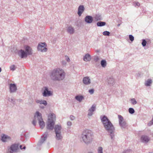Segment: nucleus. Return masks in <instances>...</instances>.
<instances>
[{
  "label": "nucleus",
  "mask_w": 153,
  "mask_h": 153,
  "mask_svg": "<svg viewBox=\"0 0 153 153\" xmlns=\"http://www.w3.org/2000/svg\"><path fill=\"white\" fill-rule=\"evenodd\" d=\"M62 127L60 125H56L54 127V130L55 133L61 132Z\"/></svg>",
  "instance_id": "393cba45"
},
{
  "label": "nucleus",
  "mask_w": 153,
  "mask_h": 153,
  "mask_svg": "<svg viewBox=\"0 0 153 153\" xmlns=\"http://www.w3.org/2000/svg\"><path fill=\"white\" fill-rule=\"evenodd\" d=\"M62 64L64 65H65L66 64V62L65 61H62Z\"/></svg>",
  "instance_id": "09e8293b"
},
{
  "label": "nucleus",
  "mask_w": 153,
  "mask_h": 153,
  "mask_svg": "<svg viewBox=\"0 0 153 153\" xmlns=\"http://www.w3.org/2000/svg\"><path fill=\"white\" fill-rule=\"evenodd\" d=\"M9 87L10 93L15 92L17 90V87L15 84H10Z\"/></svg>",
  "instance_id": "ddd939ff"
},
{
  "label": "nucleus",
  "mask_w": 153,
  "mask_h": 153,
  "mask_svg": "<svg viewBox=\"0 0 153 153\" xmlns=\"http://www.w3.org/2000/svg\"><path fill=\"white\" fill-rule=\"evenodd\" d=\"M120 25V24H118L117 25V26L119 27V26Z\"/></svg>",
  "instance_id": "603ef678"
},
{
  "label": "nucleus",
  "mask_w": 153,
  "mask_h": 153,
  "mask_svg": "<svg viewBox=\"0 0 153 153\" xmlns=\"http://www.w3.org/2000/svg\"><path fill=\"white\" fill-rule=\"evenodd\" d=\"M37 118V115H36V114L34 116V119L32 121V124L34 126H35L36 125V119Z\"/></svg>",
  "instance_id": "7c9ffc66"
},
{
  "label": "nucleus",
  "mask_w": 153,
  "mask_h": 153,
  "mask_svg": "<svg viewBox=\"0 0 153 153\" xmlns=\"http://www.w3.org/2000/svg\"><path fill=\"white\" fill-rule=\"evenodd\" d=\"M85 21L87 23L90 24L93 21V18L91 16H87L85 18Z\"/></svg>",
  "instance_id": "f3484780"
},
{
  "label": "nucleus",
  "mask_w": 153,
  "mask_h": 153,
  "mask_svg": "<svg viewBox=\"0 0 153 153\" xmlns=\"http://www.w3.org/2000/svg\"><path fill=\"white\" fill-rule=\"evenodd\" d=\"M88 92L91 94H93L94 92V90L93 89H91L88 90Z\"/></svg>",
  "instance_id": "ea45409f"
},
{
  "label": "nucleus",
  "mask_w": 153,
  "mask_h": 153,
  "mask_svg": "<svg viewBox=\"0 0 153 153\" xmlns=\"http://www.w3.org/2000/svg\"><path fill=\"white\" fill-rule=\"evenodd\" d=\"M134 4L135 6H139L140 5V4L138 2H136L134 3Z\"/></svg>",
  "instance_id": "a19ab883"
},
{
  "label": "nucleus",
  "mask_w": 153,
  "mask_h": 153,
  "mask_svg": "<svg viewBox=\"0 0 153 153\" xmlns=\"http://www.w3.org/2000/svg\"><path fill=\"white\" fill-rule=\"evenodd\" d=\"M99 60V58L97 56L94 58V60L95 62H97Z\"/></svg>",
  "instance_id": "a18cd8bd"
},
{
  "label": "nucleus",
  "mask_w": 153,
  "mask_h": 153,
  "mask_svg": "<svg viewBox=\"0 0 153 153\" xmlns=\"http://www.w3.org/2000/svg\"><path fill=\"white\" fill-rule=\"evenodd\" d=\"M10 69L12 71H14L15 69V66L14 65H11L10 67Z\"/></svg>",
  "instance_id": "58836bf2"
},
{
  "label": "nucleus",
  "mask_w": 153,
  "mask_h": 153,
  "mask_svg": "<svg viewBox=\"0 0 153 153\" xmlns=\"http://www.w3.org/2000/svg\"><path fill=\"white\" fill-rule=\"evenodd\" d=\"M131 103L133 105L136 104L137 103V102L136 101L135 98H132L131 99Z\"/></svg>",
  "instance_id": "72a5a7b5"
},
{
  "label": "nucleus",
  "mask_w": 153,
  "mask_h": 153,
  "mask_svg": "<svg viewBox=\"0 0 153 153\" xmlns=\"http://www.w3.org/2000/svg\"><path fill=\"white\" fill-rule=\"evenodd\" d=\"M25 52L27 53V55H30L32 54L31 48L28 46H27L25 48Z\"/></svg>",
  "instance_id": "b1692460"
},
{
  "label": "nucleus",
  "mask_w": 153,
  "mask_h": 153,
  "mask_svg": "<svg viewBox=\"0 0 153 153\" xmlns=\"http://www.w3.org/2000/svg\"><path fill=\"white\" fill-rule=\"evenodd\" d=\"M43 89L42 94V95L44 97H49L52 95V93L51 91L49 90L48 87H43Z\"/></svg>",
  "instance_id": "9d476101"
},
{
  "label": "nucleus",
  "mask_w": 153,
  "mask_h": 153,
  "mask_svg": "<svg viewBox=\"0 0 153 153\" xmlns=\"http://www.w3.org/2000/svg\"><path fill=\"white\" fill-rule=\"evenodd\" d=\"M46 47V45L45 43H41L39 44L37 49L39 51L42 52H45L47 50Z\"/></svg>",
  "instance_id": "1a4fd4ad"
},
{
  "label": "nucleus",
  "mask_w": 153,
  "mask_h": 153,
  "mask_svg": "<svg viewBox=\"0 0 153 153\" xmlns=\"http://www.w3.org/2000/svg\"><path fill=\"white\" fill-rule=\"evenodd\" d=\"M106 22H104L99 21L97 23V25L98 27H102L105 25Z\"/></svg>",
  "instance_id": "bb28decb"
},
{
  "label": "nucleus",
  "mask_w": 153,
  "mask_h": 153,
  "mask_svg": "<svg viewBox=\"0 0 153 153\" xmlns=\"http://www.w3.org/2000/svg\"><path fill=\"white\" fill-rule=\"evenodd\" d=\"M104 127L105 130L109 133L111 139L114 140V138L115 128L112 124L108 118L104 115L101 119Z\"/></svg>",
  "instance_id": "f257e3e1"
},
{
  "label": "nucleus",
  "mask_w": 153,
  "mask_h": 153,
  "mask_svg": "<svg viewBox=\"0 0 153 153\" xmlns=\"http://www.w3.org/2000/svg\"><path fill=\"white\" fill-rule=\"evenodd\" d=\"M67 31L70 34H72L74 32L75 30L73 27L71 26H70L68 27Z\"/></svg>",
  "instance_id": "4be33fe9"
},
{
  "label": "nucleus",
  "mask_w": 153,
  "mask_h": 153,
  "mask_svg": "<svg viewBox=\"0 0 153 153\" xmlns=\"http://www.w3.org/2000/svg\"><path fill=\"white\" fill-rule=\"evenodd\" d=\"M98 153H103V149L102 147L100 146L97 149Z\"/></svg>",
  "instance_id": "c9c22d12"
},
{
  "label": "nucleus",
  "mask_w": 153,
  "mask_h": 153,
  "mask_svg": "<svg viewBox=\"0 0 153 153\" xmlns=\"http://www.w3.org/2000/svg\"><path fill=\"white\" fill-rule=\"evenodd\" d=\"M19 145L18 144L14 143L12 144L7 153H17L19 151Z\"/></svg>",
  "instance_id": "39448f33"
},
{
  "label": "nucleus",
  "mask_w": 153,
  "mask_h": 153,
  "mask_svg": "<svg viewBox=\"0 0 153 153\" xmlns=\"http://www.w3.org/2000/svg\"><path fill=\"white\" fill-rule=\"evenodd\" d=\"M152 80L151 79H148L147 81L145 82V85L147 86H149L151 85L152 83Z\"/></svg>",
  "instance_id": "cd10ccee"
},
{
  "label": "nucleus",
  "mask_w": 153,
  "mask_h": 153,
  "mask_svg": "<svg viewBox=\"0 0 153 153\" xmlns=\"http://www.w3.org/2000/svg\"><path fill=\"white\" fill-rule=\"evenodd\" d=\"M70 118L71 120H73L75 119V117L73 115H71Z\"/></svg>",
  "instance_id": "79ce46f5"
},
{
  "label": "nucleus",
  "mask_w": 153,
  "mask_h": 153,
  "mask_svg": "<svg viewBox=\"0 0 153 153\" xmlns=\"http://www.w3.org/2000/svg\"><path fill=\"white\" fill-rule=\"evenodd\" d=\"M115 80L112 77L110 76L108 79V82L109 84L113 85L114 83Z\"/></svg>",
  "instance_id": "5701e85b"
},
{
  "label": "nucleus",
  "mask_w": 153,
  "mask_h": 153,
  "mask_svg": "<svg viewBox=\"0 0 153 153\" xmlns=\"http://www.w3.org/2000/svg\"><path fill=\"white\" fill-rule=\"evenodd\" d=\"M20 149H25L26 148V147L24 146L23 148L22 147V145H21L20 146Z\"/></svg>",
  "instance_id": "37998d69"
},
{
  "label": "nucleus",
  "mask_w": 153,
  "mask_h": 153,
  "mask_svg": "<svg viewBox=\"0 0 153 153\" xmlns=\"http://www.w3.org/2000/svg\"><path fill=\"white\" fill-rule=\"evenodd\" d=\"M95 19L97 21L102 20L101 17V16L99 15H96L95 17Z\"/></svg>",
  "instance_id": "c756f323"
},
{
  "label": "nucleus",
  "mask_w": 153,
  "mask_h": 153,
  "mask_svg": "<svg viewBox=\"0 0 153 153\" xmlns=\"http://www.w3.org/2000/svg\"><path fill=\"white\" fill-rule=\"evenodd\" d=\"M84 99V97L82 95H78L75 97V99L79 102H81Z\"/></svg>",
  "instance_id": "aec40b11"
},
{
  "label": "nucleus",
  "mask_w": 153,
  "mask_h": 153,
  "mask_svg": "<svg viewBox=\"0 0 153 153\" xmlns=\"http://www.w3.org/2000/svg\"><path fill=\"white\" fill-rule=\"evenodd\" d=\"M48 135V132H46L44 134L42 135L41 137L40 140L38 143L37 146V149H40L39 148L40 146L43 144L44 142L46 140L47 136Z\"/></svg>",
  "instance_id": "0eeeda50"
},
{
  "label": "nucleus",
  "mask_w": 153,
  "mask_h": 153,
  "mask_svg": "<svg viewBox=\"0 0 153 153\" xmlns=\"http://www.w3.org/2000/svg\"><path fill=\"white\" fill-rule=\"evenodd\" d=\"M36 114L39 126L42 129L45 126V123L42 117V114L38 111L36 112Z\"/></svg>",
  "instance_id": "423d86ee"
},
{
  "label": "nucleus",
  "mask_w": 153,
  "mask_h": 153,
  "mask_svg": "<svg viewBox=\"0 0 153 153\" xmlns=\"http://www.w3.org/2000/svg\"><path fill=\"white\" fill-rule=\"evenodd\" d=\"M65 73L64 71L60 68H57L53 70L51 73V79L55 81L63 80L65 78Z\"/></svg>",
  "instance_id": "f03ea898"
},
{
  "label": "nucleus",
  "mask_w": 153,
  "mask_h": 153,
  "mask_svg": "<svg viewBox=\"0 0 153 153\" xmlns=\"http://www.w3.org/2000/svg\"><path fill=\"white\" fill-rule=\"evenodd\" d=\"M129 38L131 42H133L134 39V37L133 36L131 35H129Z\"/></svg>",
  "instance_id": "4c0bfd02"
},
{
  "label": "nucleus",
  "mask_w": 153,
  "mask_h": 153,
  "mask_svg": "<svg viewBox=\"0 0 153 153\" xmlns=\"http://www.w3.org/2000/svg\"><path fill=\"white\" fill-rule=\"evenodd\" d=\"M91 56L89 53H87L83 57V60L85 62L90 61L91 59Z\"/></svg>",
  "instance_id": "6ab92c4d"
},
{
  "label": "nucleus",
  "mask_w": 153,
  "mask_h": 153,
  "mask_svg": "<svg viewBox=\"0 0 153 153\" xmlns=\"http://www.w3.org/2000/svg\"><path fill=\"white\" fill-rule=\"evenodd\" d=\"M66 60L68 62H69L70 61V59L68 57H66Z\"/></svg>",
  "instance_id": "de8ad7c7"
},
{
  "label": "nucleus",
  "mask_w": 153,
  "mask_h": 153,
  "mask_svg": "<svg viewBox=\"0 0 153 153\" xmlns=\"http://www.w3.org/2000/svg\"><path fill=\"white\" fill-rule=\"evenodd\" d=\"M119 124L121 128H125L127 125L126 122L123 120V117L120 115H118Z\"/></svg>",
  "instance_id": "6e6552de"
},
{
  "label": "nucleus",
  "mask_w": 153,
  "mask_h": 153,
  "mask_svg": "<svg viewBox=\"0 0 153 153\" xmlns=\"http://www.w3.org/2000/svg\"><path fill=\"white\" fill-rule=\"evenodd\" d=\"M81 137L83 142L86 144H88L92 140V132L89 130H84L81 134Z\"/></svg>",
  "instance_id": "7ed1b4c3"
},
{
  "label": "nucleus",
  "mask_w": 153,
  "mask_h": 153,
  "mask_svg": "<svg viewBox=\"0 0 153 153\" xmlns=\"http://www.w3.org/2000/svg\"><path fill=\"white\" fill-rule=\"evenodd\" d=\"M141 141L144 143H147L150 140L149 138L146 135H142L141 137Z\"/></svg>",
  "instance_id": "dca6fc26"
},
{
  "label": "nucleus",
  "mask_w": 153,
  "mask_h": 153,
  "mask_svg": "<svg viewBox=\"0 0 153 153\" xmlns=\"http://www.w3.org/2000/svg\"><path fill=\"white\" fill-rule=\"evenodd\" d=\"M100 64L102 67L105 68L106 66V61L105 60H102L101 61Z\"/></svg>",
  "instance_id": "c85d7f7f"
},
{
  "label": "nucleus",
  "mask_w": 153,
  "mask_h": 153,
  "mask_svg": "<svg viewBox=\"0 0 153 153\" xmlns=\"http://www.w3.org/2000/svg\"><path fill=\"white\" fill-rule=\"evenodd\" d=\"M21 135L22 137L23 136H24L25 137H26V134H25V132H22V134H21Z\"/></svg>",
  "instance_id": "49530a36"
},
{
  "label": "nucleus",
  "mask_w": 153,
  "mask_h": 153,
  "mask_svg": "<svg viewBox=\"0 0 153 153\" xmlns=\"http://www.w3.org/2000/svg\"><path fill=\"white\" fill-rule=\"evenodd\" d=\"M41 107V108H44V106H42V107Z\"/></svg>",
  "instance_id": "3c124183"
},
{
  "label": "nucleus",
  "mask_w": 153,
  "mask_h": 153,
  "mask_svg": "<svg viewBox=\"0 0 153 153\" xmlns=\"http://www.w3.org/2000/svg\"><path fill=\"white\" fill-rule=\"evenodd\" d=\"M102 34L104 36H109L110 34V33L108 31H105L103 32Z\"/></svg>",
  "instance_id": "e433bc0d"
},
{
  "label": "nucleus",
  "mask_w": 153,
  "mask_h": 153,
  "mask_svg": "<svg viewBox=\"0 0 153 153\" xmlns=\"http://www.w3.org/2000/svg\"><path fill=\"white\" fill-rule=\"evenodd\" d=\"M1 140L3 142H7L11 141V137L5 134H3L1 136Z\"/></svg>",
  "instance_id": "9b49d317"
},
{
  "label": "nucleus",
  "mask_w": 153,
  "mask_h": 153,
  "mask_svg": "<svg viewBox=\"0 0 153 153\" xmlns=\"http://www.w3.org/2000/svg\"><path fill=\"white\" fill-rule=\"evenodd\" d=\"M88 153H94L92 152H88Z\"/></svg>",
  "instance_id": "864d4df0"
},
{
  "label": "nucleus",
  "mask_w": 153,
  "mask_h": 153,
  "mask_svg": "<svg viewBox=\"0 0 153 153\" xmlns=\"http://www.w3.org/2000/svg\"><path fill=\"white\" fill-rule=\"evenodd\" d=\"M56 138V139L59 140L62 139V136L61 132L55 133Z\"/></svg>",
  "instance_id": "a878e982"
},
{
  "label": "nucleus",
  "mask_w": 153,
  "mask_h": 153,
  "mask_svg": "<svg viewBox=\"0 0 153 153\" xmlns=\"http://www.w3.org/2000/svg\"><path fill=\"white\" fill-rule=\"evenodd\" d=\"M128 111L130 114H132L134 113L135 111L133 108H130L128 109Z\"/></svg>",
  "instance_id": "f704fd0d"
},
{
  "label": "nucleus",
  "mask_w": 153,
  "mask_h": 153,
  "mask_svg": "<svg viewBox=\"0 0 153 153\" xmlns=\"http://www.w3.org/2000/svg\"><path fill=\"white\" fill-rule=\"evenodd\" d=\"M152 136H153V133H152Z\"/></svg>",
  "instance_id": "5fc2aeb1"
},
{
  "label": "nucleus",
  "mask_w": 153,
  "mask_h": 153,
  "mask_svg": "<svg viewBox=\"0 0 153 153\" xmlns=\"http://www.w3.org/2000/svg\"><path fill=\"white\" fill-rule=\"evenodd\" d=\"M147 43V41L145 39H143L142 40V45L143 47H145Z\"/></svg>",
  "instance_id": "473e14b6"
},
{
  "label": "nucleus",
  "mask_w": 153,
  "mask_h": 153,
  "mask_svg": "<svg viewBox=\"0 0 153 153\" xmlns=\"http://www.w3.org/2000/svg\"><path fill=\"white\" fill-rule=\"evenodd\" d=\"M82 82L83 83L86 85L90 84L91 82L90 79L88 76L84 77L83 78Z\"/></svg>",
  "instance_id": "a211bd4d"
},
{
  "label": "nucleus",
  "mask_w": 153,
  "mask_h": 153,
  "mask_svg": "<svg viewBox=\"0 0 153 153\" xmlns=\"http://www.w3.org/2000/svg\"><path fill=\"white\" fill-rule=\"evenodd\" d=\"M85 8L83 5H80L79 6L78 8L77 13L79 16H81Z\"/></svg>",
  "instance_id": "4468645a"
},
{
  "label": "nucleus",
  "mask_w": 153,
  "mask_h": 153,
  "mask_svg": "<svg viewBox=\"0 0 153 153\" xmlns=\"http://www.w3.org/2000/svg\"><path fill=\"white\" fill-rule=\"evenodd\" d=\"M1 68L0 67V73L1 72Z\"/></svg>",
  "instance_id": "8fccbe9b"
},
{
  "label": "nucleus",
  "mask_w": 153,
  "mask_h": 153,
  "mask_svg": "<svg viewBox=\"0 0 153 153\" xmlns=\"http://www.w3.org/2000/svg\"><path fill=\"white\" fill-rule=\"evenodd\" d=\"M96 109V105H93L91 107L89 108L88 110L89 112L88 113V116H91Z\"/></svg>",
  "instance_id": "2eb2a0df"
},
{
  "label": "nucleus",
  "mask_w": 153,
  "mask_h": 153,
  "mask_svg": "<svg viewBox=\"0 0 153 153\" xmlns=\"http://www.w3.org/2000/svg\"><path fill=\"white\" fill-rule=\"evenodd\" d=\"M67 125L68 126H70L71 125V124H72V123H71V122L70 121H68V122H67Z\"/></svg>",
  "instance_id": "c03bdc74"
},
{
  "label": "nucleus",
  "mask_w": 153,
  "mask_h": 153,
  "mask_svg": "<svg viewBox=\"0 0 153 153\" xmlns=\"http://www.w3.org/2000/svg\"><path fill=\"white\" fill-rule=\"evenodd\" d=\"M48 121L47 124V128L50 130H52L54 128L55 122L54 120L55 119L56 116L53 113L49 114L48 115Z\"/></svg>",
  "instance_id": "20e7f679"
},
{
  "label": "nucleus",
  "mask_w": 153,
  "mask_h": 153,
  "mask_svg": "<svg viewBox=\"0 0 153 153\" xmlns=\"http://www.w3.org/2000/svg\"><path fill=\"white\" fill-rule=\"evenodd\" d=\"M18 54L21 58L26 57L28 55L27 53L22 49L18 51Z\"/></svg>",
  "instance_id": "f8f14e48"
},
{
  "label": "nucleus",
  "mask_w": 153,
  "mask_h": 153,
  "mask_svg": "<svg viewBox=\"0 0 153 153\" xmlns=\"http://www.w3.org/2000/svg\"><path fill=\"white\" fill-rule=\"evenodd\" d=\"M8 100L11 102L13 105H15L16 104L15 100L14 99L11 98L10 99V98H8Z\"/></svg>",
  "instance_id": "2f4dec72"
},
{
  "label": "nucleus",
  "mask_w": 153,
  "mask_h": 153,
  "mask_svg": "<svg viewBox=\"0 0 153 153\" xmlns=\"http://www.w3.org/2000/svg\"><path fill=\"white\" fill-rule=\"evenodd\" d=\"M36 102L37 103H39L40 104H43L45 106H46L47 104V103L46 101L44 100H36Z\"/></svg>",
  "instance_id": "412c9836"
}]
</instances>
